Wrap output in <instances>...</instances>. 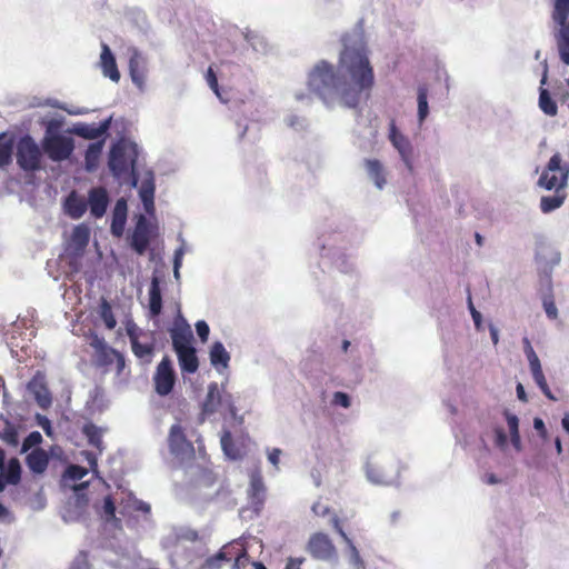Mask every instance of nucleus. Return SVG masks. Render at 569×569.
<instances>
[{"label":"nucleus","instance_id":"de8ad7c7","mask_svg":"<svg viewBox=\"0 0 569 569\" xmlns=\"http://www.w3.org/2000/svg\"><path fill=\"white\" fill-rule=\"evenodd\" d=\"M87 473L88 470L78 465H71L66 470V476L74 481L81 480Z\"/></svg>","mask_w":569,"mask_h":569},{"label":"nucleus","instance_id":"423d86ee","mask_svg":"<svg viewBox=\"0 0 569 569\" xmlns=\"http://www.w3.org/2000/svg\"><path fill=\"white\" fill-rule=\"evenodd\" d=\"M42 151L54 162H61L70 158L74 150L72 138L63 134L46 136L41 143Z\"/></svg>","mask_w":569,"mask_h":569},{"label":"nucleus","instance_id":"3c124183","mask_svg":"<svg viewBox=\"0 0 569 569\" xmlns=\"http://www.w3.org/2000/svg\"><path fill=\"white\" fill-rule=\"evenodd\" d=\"M468 307H469V310H470V313H471V317H472L476 328L480 329L481 323H482V317H481V313L473 306L470 293L468 295Z\"/></svg>","mask_w":569,"mask_h":569},{"label":"nucleus","instance_id":"72a5a7b5","mask_svg":"<svg viewBox=\"0 0 569 569\" xmlns=\"http://www.w3.org/2000/svg\"><path fill=\"white\" fill-rule=\"evenodd\" d=\"M507 425L510 432L511 443L515 447L516 450L521 449V439L519 433V419L516 415L509 412L508 410H505L503 412Z\"/></svg>","mask_w":569,"mask_h":569},{"label":"nucleus","instance_id":"09e8293b","mask_svg":"<svg viewBox=\"0 0 569 569\" xmlns=\"http://www.w3.org/2000/svg\"><path fill=\"white\" fill-rule=\"evenodd\" d=\"M70 569H90L87 552L80 551L79 555L72 561Z\"/></svg>","mask_w":569,"mask_h":569},{"label":"nucleus","instance_id":"864d4df0","mask_svg":"<svg viewBox=\"0 0 569 569\" xmlns=\"http://www.w3.org/2000/svg\"><path fill=\"white\" fill-rule=\"evenodd\" d=\"M206 79H207V82L209 84V87L212 89V91L219 96V84H218V79H217V76L212 69V67H209L208 70H207V73H206Z\"/></svg>","mask_w":569,"mask_h":569},{"label":"nucleus","instance_id":"393cba45","mask_svg":"<svg viewBox=\"0 0 569 569\" xmlns=\"http://www.w3.org/2000/svg\"><path fill=\"white\" fill-rule=\"evenodd\" d=\"M162 311V296L160 281L153 277L149 287V313L151 318L160 316Z\"/></svg>","mask_w":569,"mask_h":569},{"label":"nucleus","instance_id":"5701e85b","mask_svg":"<svg viewBox=\"0 0 569 569\" xmlns=\"http://www.w3.org/2000/svg\"><path fill=\"white\" fill-rule=\"evenodd\" d=\"M26 463L33 473H43L49 465V455L41 448L33 449L27 456Z\"/></svg>","mask_w":569,"mask_h":569},{"label":"nucleus","instance_id":"49530a36","mask_svg":"<svg viewBox=\"0 0 569 569\" xmlns=\"http://www.w3.org/2000/svg\"><path fill=\"white\" fill-rule=\"evenodd\" d=\"M42 442V436L39 431L30 432L22 442V451L26 452L29 449L40 445Z\"/></svg>","mask_w":569,"mask_h":569},{"label":"nucleus","instance_id":"7ed1b4c3","mask_svg":"<svg viewBox=\"0 0 569 569\" xmlns=\"http://www.w3.org/2000/svg\"><path fill=\"white\" fill-rule=\"evenodd\" d=\"M138 146L129 140L121 139L110 150L108 166L114 178L132 176V184H137L136 164L138 161Z\"/></svg>","mask_w":569,"mask_h":569},{"label":"nucleus","instance_id":"2f4dec72","mask_svg":"<svg viewBox=\"0 0 569 569\" xmlns=\"http://www.w3.org/2000/svg\"><path fill=\"white\" fill-rule=\"evenodd\" d=\"M98 313L107 329L112 330L116 328L117 320L112 311V306L104 297L100 298Z\"/></svg>","mask_w":569,"mask_h":569},{"label":"nucleus","instance_id":"f704fd0d","mask_svg":"<svg viewBox=\"0 0 569 569\" xmlns=\"http://www.w3.org/2000/svg\"><path fill=\"white\" fill-rule=\"evenodd\" d=\"M551 18L557 24H568L569 0H553Z\"/></svg>","mask_w":569,"mask_h":569},{"label":"nucleus","instance_id":"ddd939ff","mask_svg":"<svg viewBox=\"0 0 569 569\" xmlns=\"http://www.w3.org/2000/svg\"><path fill=\"white\" fill-rule=\"evenodd\" d=\"M170 337L172 340L173 350L187 349L192 346L193 333L190 325L181 316L174 321L173 327L170 329Z\"/></svg>","mask_w":569,"mask_h":569},{"label":"nucleus","instance_id":"c756f323","mask_svg":"<svg viewBox=\"0 0 569 569\" xmlns=\"http://www.w3.org/2000/svg\"><path fill=\"white\" fill-rule=\"evenodd\" d=\"M209 357L210 362L214 368H218L219 366L227 368L230 361V355L220 341H216L211 346Z\"/></svg>","mask_w":569,"mask_h":569},{"label":"nucleus","instance_id":"e433bc0d","mask_svg":"<svg viewBox=\"0 0 569 569\" xmlns=\"http://www.w3.org/2000/svg\"><path fill=\"white\" fill-rule=\"evenodd\" d=\"M539 107L547 116L555 117L558 112L557 103L547 89H540Z\"/></svg>","mask_w":569,"mask_h":569},{"label":"nucleus","instance_id":"f03ea898","mask_svg":"<svg viewBox=\"0 0 569 569\" xmlns=\"http://www.w3.org/2000/svg\"><path fill=\"white\" fill-rule=\"evenodd\" d=\"M569 163L562 160L560 153H555L546 169L542 171L538 186L547 190H555L553 196H543L540 200V209L549 213L561 207L566 200L565 189L568 184Z\"/></svg>","mask_w":569,"mask_h":569},{"label":"nucleus","instance_id":"9d476101","mask_svg":"<svg viewBox=\"0 0 569 569\" xmlns=\"http://www.w3.org/2000/svg\"><path fill=\"white\" fill-rule=\"evenodd\" d=\"M170 452L177 457H191L194 455L193 443L188 440L183 428L180 425H172L168 435Z\"/></svg>","mask_w":569,"mask_h":569},{"label":"nucleus","instance_id":"a878e982","mask_svg":"<svg viewBox=\"0 0 569 569\" xmlns=\"http://www.w3.org/2000/svg\"><path fill=\"white\" fill-rule=\"evenodd\" d=\"M221 405V395L216 382L208 386V392L202 403V415L209 416L214 413Z\"/></svg>","mask_w":569,"mask_h":569},{"label":"nucleus","instance_id":"b1692460","mask_svg":"<svg viewBox=\"0 0 569 569\" xmlns=\"http://www.w3.org/2000/svg\"><path fill=\"white\" fill-rule=\"evenodd\" d=\"M176 353L182 372L194 373L198 370L199 360L194 347L178 350Z\"/></svg>","mask_w":569,"mask_h":569},{"label":"nucleus","instance_id":"473e14b6","mask_svg":"<svg viewBox=\"0 0 569 569\" xmlns=\"http://www.w3.org/2000/svg\"><path fill=\"white\" fill-rule=\"evenodd\" d=\"M0 439L12 447L19 443L18 431L8 419L0 420Z\"/></svg>","mask_w":569,"mask_h":569},{"label":"nucleus","instance_id":"8fccbe9b","mask_svg":"<svg viewBox=\"0 0 569 569\" xmlns=\"http://www.w3.org/2000/svg\"><path fill=\"white\" fill-rule=\"evenodd\" d=\"M103 512L107 520H116V505L111 496H107L103 500Z\"/></svg>","mask_w":569,"mask_h":569},{"label":"nucleus","instance_id":"13d9d810","mask_svg":"<svg viewBox=\"0 0 569 569\" xmlns=\"http://www.w3.org/2000/svg\"><path fill=\"white\" fill-rule=\"evenodd\" d=\"M303 557H289L286 563L284 569H301L302 563L305 562Z\"/></svg>","mask_w":569,"mask_h":569},{"label":"nucleus","instance_id":"dca6fc26","mask_svg":"<svg viewBox=\"0 0 569 569\" xmlns=\"http://www.w3.org/2000/svg\"><path fill=\"white\" fill-rule=\"evenodd\" d=\"M331 525L333 529L337 531V533L342 538V540L346 542L349 551H350V562L356 569H365V562L357 549V547L353 545L352 540L348 537V535L345 532V530L341 527L340 519L337 515H333L331 518Z\"/></svg>","mask_w":569,"mask_h":569},{"label":"nucleus","instance_id":"e2e57ef3","mask_svg":"<svg viewBox=\"0 0 569 569\" xmlns=\"http://www.w3.org/2000/svg\"><path fill=\"white\" fill-rule=\"evenodd\" d=\"M545 310L549 318L555 319L557 317V308L553 302H545Z\"/></svg>","mask_w":569,"mask_h":569},{"label":"nucleus","instance_id":"0eeeda50","mask_svg":"<svg viewBox=\"0 0 569 569\" xmlns=\"http://www.w3.org/2000/svg\"><path fill=\"white\" fill-rule=\"evenodd\" d=\"M153 382L156 392L161 397L168 396L173 390L176 373L169 357H163L157 366Z\"/></svg>","mask_w":569,"mask_h":569},{"label":"nucleus","instance_id":"0e129e2a","mask_svg":"<svg viewBox=\"0 0 569 569\" xmlns=\"http://www.w3.org/2000/svg\"><path fill=\"white\" fill-rule=\"evenodd\" d=\"M516 391H517V396H518L519 400H521L523 402H526L528 400L525 388L521 383L517 385Z\"/></svg>","mask_w":569,"mask_h":569},{"label":"nucleus","instance_id":"680f3d73","mask_svg":"<svg viewBox=\"0 0 569 569\" xmlns=\"http://www.w3.org/2000/svg\"><path fill=\"white\" fill-rule=\"evenodd\" d=\"M182 254H183V251L182 249H179L176 251L174 253V261H173V264H174V277L178 278L179 277V268L181 266V258H182Z\"/></svg>","mask_w":569,"mask_h":569},{"label":"nucleus","instance_id":"052dcab7","mask_svg":"<svg viewBox=\"0 0 569 569\" xmlns=\"http://www.w3.org/2000/svg\"><path fill=\"white\" fill-rule=\"evenodd\" d=\"M280 455H281V450L278 448L272 449L268 455L269 461L274 466L276 469L279 468L278 466H279Z\"/></svg>","mask_w":569,"mask_h":569},{"label":"nucleus","instance_id":"cd10ccee","mask_svg":"<svg viewBox=\"0 0 569 569\" xmlns=\"http://www.w3.org/2000/svg\"><path fill=\"white\" fill-rule=\"evenodd\" d=\"M29 389L34 395V399L39 407H41L42 409H47L51 406V393L44 383L37 381L34 379L29 383Z\"/></svg>","mask_w":569,"mask_h":569},{"label":"nucleus","instance_id":"7c9ffc66","mask_svg":"<svg viewBox=\"0 0 569 569\" xmlns=\"http://www.w3.org/2000/svg\"><path fill=\"white\" fill-rule=\"evenodd\" d=\"M219 553L222 556L224 563H227L230 562L231 560H234L238 556L246 555L247 548L241 541L233 540L224 545L219 550Z\"/></svg>","mask_w":569,"mask_h":569},{"label":"nucleus","instance_id":"9b49d317","mask_svg":"<svg viewBox=\"0 0 569 569\" xmlns=\"http://www.w3.org/2000/svg\"><path fill=\"white\" fill-rule=\"evenodd\" d=\"M525 352L529 361L530 371L535 382L548 399L555 401L556 397L553 396L547 383L546 377L542 372L540 360L535 350L532 349L530 341L527 338L525 339Z\"/></svg>","mask_w":569,"mask_h":569},{"label":"nucleus","instance_id":"bb28decb","mask_svg":"<svg viewBox=\"0 0 569 569\" xmlns=\"http://www.w3.org/2000/svg\"><path fill=\"white\" fill-rule=\"evenodd\" d=\"M103 146L104 140H100L89 144L84 154V164L87 171L92 172L98 168Z\"/></svg>","mask_w":569,"mask_h":569},{"label":"nucleus","instance_id":"ea45409f","mask_svg":"<svg viewBox=\"0 0 569 569\" xmlns=\"http://www.w3.org/2000/svg\"><path fill=\"white\" fill-rule=\"evenodd\" d=\"M428 88L426 86H420L418 88V118L419 121L422 122L429 112L428 108Z\"/></svg>","mask_w":569,"mask_h":569},{"label":"nucleus","instance_id":"f257e3e1","mask_svg":"<svg viewBox=\"0 0 569 569\" xmlns=\"http://www.w3.org/2000/svg\"><path fill=\"white\" fill-rule=\"evenodd\" d=\"M375 84L373 69L363 48L345 47L337 69L326 60L309 72L308 89L326 104L338 99L345 107L357 108L369 97Z\"/></svg>","mask_w":569,"mask_h":569},{"label":"nucleus","instance_id":"39448f33","mask_svg":"<svg viewBox=\"0 0 569 569\" xmlns=\"http://www.w3.org/2000/svg\"><path fill=\"white\" fill-rule=\"evenodd\" d=\"M90 346L94 349L96 352L94 363L97 367L103 368L106 371H108L114 363L117 375L122 373L126 366L123 355L114 348L108 346L103 337L93 333L91 336Z\"/></svg>","mask_w":569,"mask_h":569},{"label":"nucleus","instance_id":"412c9836","mask_svg":"<svg viewBox=\"0 0 569 569\" xmlns=\"http://www.w3.org/2000/svg\"><path fill=\"white\" fill-rule=\"evenodd\" d=\"M100 64L106 77L110 78L114 82L120 80V72L118 70L114 56L106 43L102 44Z\"/></svg>","mask_w":569,"mask_h":569},{"label":"nucleus","instance_id":"58836bf2","mask_svg":"<svg viewBox=\"0 0 569 569\" xmlns=\"http://www.w3.org/2000/svg\"><path fill=\"white\" fill-rule=\"evenodd\" d=\"M221 447L223 452L231 459H239L241 457L239 448L233 442L230 431H224L221 436Z\"/></svg>","mask_w":569,"mask_h":569},{"label":"nucleus","instance_id":"a18cd8bd","mask_svg":"<svg viewBox=\"0 0 569 569\" xmlns=\"http://www.w3.org/2000/svg\"><path fill=\"white\" fill-rule=\"evenodd\" d=\"M223 563L222 556L218 551L216 555L208 557L198 569H221Z\"/></svg>","mask_w":569,"mask_h":569},{"label":"nucleus","instance_id":"338daca9","mask_svg":"<svg viewBox=\"0 0 569 569\" xmlns=\"http://www.w3.org/2000/svg\"><path fill=\"white\" fill-rule=\"evenodd\" d=\"M490 336L493 345H497L499 341V335L498 330L493 326H490Z\"/></svg>","mask_w":569,"mask_h":569},{"label":"nucleus","instance_id":"1a4fd4ad","mask_svg":"<svg viewBox=\"0 0 569 569\" xmlns=\"http://www.w3.org/2000/svg\"><path fill=\"white\" fill-rule=\"evenodd\" d=\"M307 551L319 560H330L337 556V549L332 540L323 532H316L310 536Z\"/></svg>","mask_w":569,"mask_h":569},{"label":"nucleus","instance_id":"6e6552de","mask_svg":"<svg viewBox=\"0 0 569 569\" xmlns=\"http://www.w3.org/2000/svg\"><path fill=\"white\" fill-rule=\"evenodd\" d=\"M127 336L130 339L131 349L133 355L140 359L149 363L153 356L154 347L152 342H141L139 337L142 335L141 330L134 323L132 319H128L124 323Z\"/></svg>","mask_w":569,"mask_h":569},{"label":"nucleus","instance_id":"f8f14e48","mask_svg":"<svg viewBox=\"0 0 569 569\" xmlns=\"http://www.w3.org/2000/svg\"><path fill=\"white\" fill-rule=\"evenodd\" d=\"M150 238L151 227L147 218L140 214L130 237V246L138 254H143L149 247Z\"/></svg>","mask_w":569,"mask_h":569},{"label":"nucleus","instance_id":"bf43d9fd","mask_svg":"<svg viewBox=\"0 0 569 569\" xmlns=\"http://www.w3.org/2000/svg\"><path fill=\"white\" fill-rule=\"evenodd\" d=\"M249 562V555L248 552L242 556H238L232 563V569H244L246 566Z\"/></svg>","mask_w":569,"mask_h":569},{"label":"nucleus","instance_id":"6e6d98bb","mask_svg":"<svg viewBox=\"0 0 569 569\" xmlns=\"http://www.w3.org/2000/svg\"><path fill=\"white\" fill-rule=\"evenodd\" d=\"M312 511L318 517H325L330 512V508L326 505H322L320 501H316L312 505Z\"/></svg>","mask_w":569,"mask_h":569},{"label":"nucleus","instance_id":"4c0bfd02","mask_svg":"<svg viewBox=\"0 0 569 569\" xmlns=\"http://www.w3.org/2000/svg\"><path fill=\"white\" fill-rule=\"evenodd\" d=\"M139 194H140L142 203L144 206V209L147 211H150L151 209H153L154 184L151 179L144 180L142 182Z\"/></svg>","mask_w":569,"mask_h":569},{"label":"nucleus","instance_id":"c03bdc74","mask_svg":"<svg viewBox=\"0 0 569 569\" xmlns=\"http://www.w3.org/2000/svg\"><path fill=\"white\" fill-rule=\"evenodd\" d=\"M250 491L253 498H259L264 492V485L259 473H254L250 479Z\"/></svg>","mask_w":569,"mask_h":569},{"label":"nucleus","instance_id":"20e7f679","mask_svg":"<svg viewBox=\"0 0 569 569\" xmlns=\"http://www.w3.org/2000/svg\"><path fill=\"white\" fill-rule=\"evenodd\" d=\"M42 149L34 139L26 134L21 137L16 146L17 164L26 172H34L41 169Z\"/></svg>","mask_w":569,"mask_h":569},{"label":"nucleus","instance_id":"f3484780","mask_svg":"<svg viewBox=\"0 0 569 569\" xmlns=\"http://www.w3.org/2000/svg\"><path fill=\"white\" fill-rule=\"evenodd\" d=\"M389 139L392 143V146L399 151L402 160L406 162V164L411 168V156H412V148L410 141L405 137L402 133H400L395 123H391L390 126V134Z\"/></svg>","mask_w":569,"mask_h":569},{"label":"nucleus","instance_id":"79ce46f5","mask_svg":"<svg viewBox=\"0 0 569 569\" xmlns=\"http://www.w3.org/2000/svg\"><path fill=\"white\" fill-rule=\"evenodd\" d=\"M13 143L12 141L0 142V167L4 168L12 161Z\"/></svg>","mask_w":569,"mask_h":569},{"label":"nucleus","instance_id":"603ef678","mask_svg":"<svg viewBox=\"0 0 569 569\" xmlns=\"http://www.w3.org/2000/svg\"><path fill=\"white\" fill-rule=\"evenodd\" d=\"M332 403L336 406H341L343 408H349L351 402L347 393L337 391L333 393Z\"/></svg>","mask_w":569,"mask_h":569},{"label":"nucleus","instance_id":"37998d69","mask_svg":"<svg viewBox=\"0 0 569 569\" xmlns=\"http://www.w3.org/2000/svg\"><path fill=\"white\" fill-rule=\"evenodd\" d=\"M82 432L92 446H98L101 442L100 431L93 423H86L82 428Z\"/></svg>","mask_w":569,"mask_h":569},{"label":"nucleus","instance_id":"c85d7f7f","mask_svg":"<svg viewBox=\"0 0 569 569\" xmlns=\"http://www.w3.org/2000/svg\"><path fill=\"white\" fill-rule=\"evenodd\" d=\"M365 166L370 179L373 180L377 188L382 189L386 184L385 168L382 163L377 159H367Z\"/></svg>","mask_w":569,"mask_h":569},{"label":"nucleus","instance_id":"69168bd1","mask_svg":"<svg viewBox=\"0 0 569 569\" xmlns=\"http://www.w3.org/2000/svg\"><path fill=\"white\" fill-rule=\"evenodd\" d=\"M533 427L540 433H545L546 432L545 423H543V421L540 418H536L535 419Z\"/></svg>","mask_w":569,"mask_h":569},{"label":"nucleus","instance_id":"774afa93","mask_svg":"<svg viewBox=\"0 0 569 569\" xmlns=\"http://www.w3.org/2000/svg\"><path fill=\"white\" fill-rule=\"evenodd\" d=\"M561 423H562L563 429L569 433V415H566L562 418Z\"/></svg>","mask_w":569,"mask_h":569},{"label":"nucleus","instance_id":"a19ab883","mask_svg":"<svg viewBox=\"0 0 569 569\" xmlns=\"http://www.w3.org/2000/svg\"><path fill=\"white\" fill-rule=\"evenodd\" d=\"M4 479L8 483L17 485L21 479V468L17 459H11L8 469L4 473Z\"/></svg>","mask_w":569,"mask_h":569},{"label":"nucleus","instance_id":"5fc2aeb1","mask_svg":"<svg viewBox=\"0 0 569 569\" xmlns=\"http://www.w3.org/2000/svg\"><path fill=\"white\" fill-rule=\"evenodd\" d=\"M196 330H197V333H198L200 340L202 342H206L208 340V337H209V333H210V329H209L208 323L206 321H203V320H199L196 323Z\"/></svg>","mask_w":569,"mask_h":569},{"label":"nucleus","instance_id":"6ab92c4d","mask_svg":"<svg viewBox=\"0 0 569 569\" xmlns=\"http://www.w3.org/2000/svg\"><path fill=\"white\" fill-rule=\"evenodd\" d=\"M87 209V200L76 191H71L64 200V211L72 219H80Z\"/></svg>","mask_w":569,"mask_h":569},{"label":"nucleus","instance_id":"c9c22d12","mask_svg":"<svg viewBox=\"0 0 569 569\" xmlns=\"http://www.w3.org/2000/svg\"><path fill=\"white\" fill-rule=\"evenodd\" d=\"M90 240V229L88 226L81 223L73 228L71 233V242L78 249H84Z\"/></svg>","mask_w":569,"mask_h":569},{"label":"nucleus","instance_id":"4468645a","mask_svg":"<svg viewBox=\"0 0 569 569\" xmlns=\"http://www.w3.org/2000/svg\"><path fill=\"white\" fill-rule=\"evenodd\" d=\"M88 207L94 218H102L109 204V196L103 187L91 188L88 192Z\"/></svg>","mask_w":569,"mask_h":569},{"label":"nucleus","instance_id":"2eb2a0df","mask_svg":"<svg viewBox=\"0 0 569 569\" xmlns=\"http://www.w3.org/2000/svg\"><path fill=\"white\" fill-rule=\"evenodd\" d=\"M111 118L106 119L100 124L96 123H77L72 132L83 139L93 140L103 136L110 128Z\"/></svg>","mask_w":569,"mask_h":569},{"label":"nucleus","instance_id":"aec40b11","mask_svg":"<svg viewBox=\"0 0 569 569\" xmlns=\"http://www.w3.org/2000/svg\"><path fill=\"white\" fill-rule=\"evenodd\" d=\"M126 221L127 201L123 198H121L116 202L112 212L111 233L114 237H121L123 234Z\"/></svg>","mask_w":569,"mask_h":569},{"label":"nucleus","instance_id":"4be33fe9","mask_svg":"<svg viewBox=\"0 0 569 569\" xmlns=\"http://www.w3.org/2000/svg\"><path fill=\"white\" fill-rule=\"evenodd\" d=\"M366 473L369 481L376 485H388L392 478L391 470L377 462H368Z\"/></svg>","mask_w":569,"mask_h":569},{"label":"nucleus","instance_id":"a211bd4d","mask_svg":"<svg viewBox=\"0 0 569 569\" xmlns=\"http://www.w3.org/2000/svg\"><path fill=\"white\" fill-rule=\"evenodd\" d=\"M146 62L141 54L137 51L129 59V73L132 82L142 89L146 82Z\"/></svg>","mask_w":569,"mask_h":569},{"label":"nucleus","instance_id":"4d7b16f0","mask_svg":"<svg viewBox=\"0 0 569 569\" xmlns=\"http://www.w3.org/2000/svg\"><path fill=\"white\" fill-rule=\"evenodd\" d=\"M495 435H496V445L497 447L499 448H505L507 446V435L506 432L503 431L502 428H496L495 429Z\"/></svg>","mask_w":569,"mask_h":569}]
</instances>
